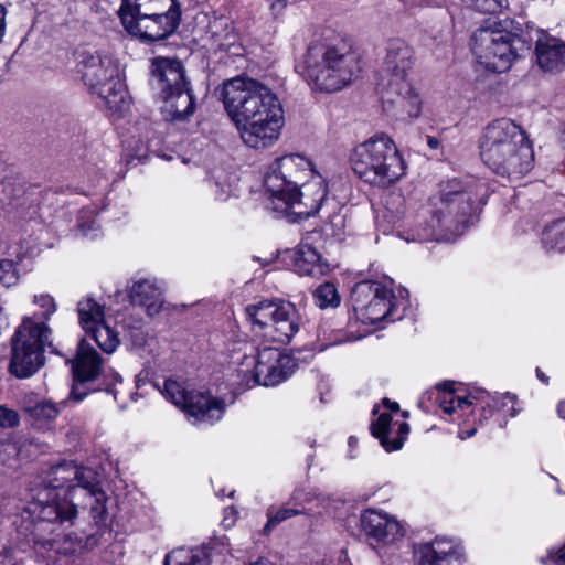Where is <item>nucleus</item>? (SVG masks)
Returning <instances> with one entry per match:
<instances>
[{
    "mask_svg": "<svg viewBox=\"0 0 565 565\" xmlns=\"http://www.w3.org/2000/svg\"><path fill=\"white\" fill-rule=\"evenodd\" d=\"M469 9L480 13L493 14L509 7V0H461Z\"/></svg>",
    "mask_w": 565,
    "mask_h": 565,
    "instance_id": "nucleus-35",
    "label": "nucleus"
},
{
    "mask_svg": "<svg viewBox=\"0 0 565 565\" xmlns=\"http://www.w3.org/2000/svg\"><path fill=\"white\" fill-rule=\"evenodd\" d=\"M360 522L371 545L374 543L380 546L394 545L405 534L402 524L396 519L376 510L370 509L362 512Z\"/></svg>",
    "mask_w": 565,
    "mask_h": 565,
    "instance_id": "nucleus-20",
    "label": "nucleus"
},
{
    "mask_svg": "<svg viewBox=\"0 0 565 565\" xmlns=\"http://www.w3.org/2000/svg\"><path fill=\"white\" fill-rule=\"evenodd\" d=\"M77 228L83 236L95 237L97 235L96 232L98 231V226L95 222L94 210L83 209L79 211L77 217Z\"/></svg>",
    "mask_w": 565,
    "mask_h": 565,
    "instance_id": "nucleus-36",
    "label": "nucleus"
},
{
    "mask_svg": "<svg viewBox=\"0 0 565 565\" xmlns=\"http://www.w3.org/2000/svg\"><path fill=\"white\" fill-rule=\"evenodd\" d=\"M418 565H460L462 548L448 539L436 537L416 551Z\"/></svg>",
    "mask_w": 565,
    "mask_h": 565,
    "instance_id": "nucleus-21",
    "label": "nucleus"
},
{
    "mask_svg": "<svg viewBox=\"0 0 565 565\" xmlns=\"http://www.w3.org/2000/svg\"><path fill=\"white\" fill-rule=\"evenodd\" d=\"M249 565H277L275 562L270 561L266 557H259L256 562L250 563Z\"/></svg>",
    "mask_w": 565,
    "mask_h": 565,
    "instance_id": "nucleus-48",
    "label": "nucleus"
},
{
    "mask_svg": "<svg viewBox=\"0 0 565 565\" xmlns=\"http://www.w3.org/2000/svg\"><path fill=\"white\" fill-rule=\"evenodd\" d=\"M428 398L434 399L447 414L455 411V394L451 384H438L436 391L428 393Z\"/></svg>",
    "mask_w": 565,
    "mask_h": 565,
    "instance_id": "nucleus-34",
    "label": "nucleus"
},
{
    "mask_svg": "<svg viewBox=\"0 0 565 565\" xmlns=\"http://www.w3.org/2000/svg\"><path fill=\"white\" fill-rule=\"evenodd\" d=\"M148 157V147L142 141H136V147L126 154L127 163L132 164L135 160L138 163L142 162Z\"/></svg>",
    "mask_w": 565,
    "mask_h": 565,
    "instance_id": "nucleus-40",
    "label": "nucleus"
},
{
    "mask_svg": "<svg viewBox=\"0 0 565 565\" xmlns=\"http://www.w3.org/2000/svg\"><path fill=\"white\" fill-rule=\"evenodd\" d=\"M392 415L387 412L381 413L376 420L371 424L372 435L380 440L386 451L402 448V439H390Z\"/></svg>",
    "mask_w": 565,
    "mask_h": 565,
    "instance_id": "nucleus-29",
    "label": "nucleus"
},
{
    "mask_svg": "<svg viewBox=\"0 0 565 565\" xmlns=\"http://www.w3.org/2000/svg\"><path fill=\"white\" fill-rule=\"evenodd\" d=\"M77 313L79 323L85 331L105 321L104 307L92 297L78 301Z\"/></svg>",
    "mask_w": 565,
    "mask_h": 565,
    "instance_id": "nucleus-27",
    "label": "nucleus"
},
{
    "mask_svg": "<svg viewBox=\"0 0 565 565\" xmlns=\"http://www.w3.org/2000/svg\"><path fill=\"white\" fill-rule=\"evenodd\" d=\"M85 332L94 340L100 350L107 354L113 353L119 344L117 333L107 326L105 321L86 330Z\"/></svg>",
    "mask_w": 565,
    "mask_h": 565,
    "instance_id": "nucleus-30",
    "label": "nucleus"
},
{
    "mask_svg": "<svg viewBox=\"0 0 565 565\" xmlns=\"http://www.w3.org/2000/svg\"><path fill=\"white\" fill-rule=\"evenodd\" d=\"M547 558L556 565H565V544L557 551H548Z\"/></svg>",
    "mask_w": 565,
    "mask_h": 565,
    "instance_id": "nucleus-42",
    "label": "nucleus"
},
{
    "mask_svg": "<svg viewBox=\"0 0 565 565\" xmlns=\"http://www.w3.org/2000/svg\"><path fill=\"white\" fill-rule=\"evenodd\" d=\"M475 209L471 192L456 179L443 185L439 199L433 203L431 217L426 224L423 239H446L463 234L470 224Z\"/></svg>",
    "mask_w": 565,
    "mask_h": 565,
    "instance_id": "nucleus-7",
    "label": "nucleus"
},
{
    "mask_svg": "<svg viewBox=\"0 0 565 565\" xmlns=\"http://www.w3.org/2000/svg\"><path fill=\"white\" fill-rule=\"evenodd\" d=\"M315 303L321 308H335L340 305L341 298L332 282H324L313 291Z\"/></svg>",
    "mask_w": 565,
    "mask_h": 565,
    "instance_id": "nucleus-31",
    "label": "nucleus"
},
{
    "mask_svg": "<svg viewBox=\"0 0 565 565\" xmlns=\"http://www.w3.org/2000/svg\"><path fill=\"white\" fill-rule=\"evenodd\" d=\"M305 65L308 82L319 90L332 93L351 82L356 58L343 41L334 45L317 43L309 46Z\"/></svg>",
    "mask_w": 565,
    "mask_h": 565,
    "instance_id": "nucleus-8",
    "label": "nucleus"
},
{
    "mask_svg": "<svg viewBox=\"0 0 565 565\" xmlns=\"http://www.w3.org/2000/svg\"><path fill=\"white\" fill-rule=\"evenodd\" d=\"M161 392L168 401L193 418V423L214 424L223 417L226 409L223 398L213 396L210 392L188 391L181 383L171 379L164 381Z\"/></svg>",
    "mask_w": 565,
    "mask_h": 565,
    "instance_id": "nucleus-15",
    "label": "nucleus"
},
{
    "mask_svg": "<svg viewBox=\"0 0 565 565\" xmlns=\"http://www.w3.org/2000/svg\"><path fill=\"white\" fill-rule=\"evenodd\" d=\"M472 404V401L470 399V396H455V409L456 408H463L465 406H469Z\"/></svg>",
    "mask_w": 565,
    "mask_h": 565,
    "instance_id": "nucleus-44",
    "label": "nucleus"
},
{
    "mask_svg": "<svg viewBox=\"0 0 565 565\" xmlns=\"http://www.w3.org/2000/svg\"><path fill=\"white\" fill-rule=\"evenodd\" d=\"M413 49L401 39L387 42L383 61V72L388 77L382 94L383 107L401 118H417L422 110V102L407 81L413 67Z\"/></svg>",
    "mask_w": 565,
    "mask_h": 565,
    "instance_id": "nucleus-4",
    "label": "nucleus"
},
{
    "mask_svg": "<svg viewBox=\"0 0 565 565\" xmlns=\"http://www.w3.org/2000/svg\"><path fill=\"white\" fill-rule=\"evenodd\" d=\"M308 175H313L311 162L300 154H287L278 158L264 178V185L268 196V206L271 200L286 195L300 186Z\"/></svg>",
    "mask_w": 565,
    "mask_h": 565,
    "instance_id": "nucleus-18",
    "label": "nucleus"
},
{
    "mask_svg": "<svg viewBox=\"0 0 565 565\" xmlns=\"http://www.w3.org/2000/svg\"><path fill=\"white\" fill-rule=\"evenodd\" d=\"M295 271L300 276L319 277L326 273L327 265L321 255L308 243H300L294 256Z\"/></svg>",
    "mask_w": 565,
    "mask_h": 565,
    "instance_id": "nucleus-25",
    "label": "nucleus"
},
{
    "mask_svg": "<svg viewBox=\"0 0 565 565\" xmlns=\"http://www.w3.org/2000/svg\"><path fill=\"white\" fill-rule=\"evenodd\" d=\"M9 371L19 379L35 374L45 363L46 348L58 351L52 343V329L44 321L23 319L11 339Z\"/></svg>",
    "mask_w": 565,
    "mask_h": 565,
    "instance_id": "nucleus-11",
    "label": "nucleus"
},
{
    "mask_svg": "<svg viewBox=\"0 0 565 565\" xmlns=\"http://www.w3.org/2000/svg\"><path fill=\"white\" fill-rule=\"evenodd\" d=\"M536 376L545 384L548 383V377L537 367L536 369Z\"/></svg>",
    "mask_w": 565,
    "mask_h": 565,
    "instance_id": "nucleus-51",
    "label": "nucleus"
},
{
    "mask_svg": "<svg viewBox=\"0 0 565 565\" xmlns=\"http://www.w3.org/2000/svg\"><path fill=\"white\" fill-rule=\"evenodd\" d=\"M302 513L299 509H291V508H281L278 510L274 515H270L266 525L264 526V532L268 533L273 526L277 525L278 523L292 518L295 515H298Z\"/></svg>",
    "mask_w": 565,
    "mask_h": 565,
    "instance_id": "nucleus-38",
    "label": "nucleus"
},
{
    "mask_svg": "<svg viewBox=\"0 0 565 565\" xmlns=\"http://www.w3.org/2000/svg\"><path fill=\"white\" fill-rule=\"evenodd\" d=\"M383 404L388 408L390 414L399 409V405L396 402H391L388 398H384Z\"/></svg>",
    "mask_w": 565,
    "mask_h": 565,
    "instance_id": "nucleus-46",
    "label": "nucleus"
},
{
    "mask_svg": "<svg viewBox=\"0 0 565 565\" xmlns=\"http://www.w3.org/2000/svg\"><path fill=\"white\" fill-rule=\"evenodd\" d=\"M146 3L135 6L137 15L121 14L120 20L125 29L135 36L145 42L162 41L172 35L180 25L181 9L178 0H173L166 12L153 13L146 10L140 13V7Z\"/></svg>",
    "mask_w": 565,
    "mask_h": 565,
    "instance_id": "nucleus-17",
    "label": "nucleus"
},
{
    "mask_svg": "<svg viewBox=\"0 0 565 565\" xmlns=\"http://www.w3.org/2000/svg\"><path fill=\"white\" fill-rule=\"evenodd\" d=\"M252 330L264 338L287 344L298 333L300 315L296 306L282 299H267L245 308Z\"/></svg>",
    "mask_w": 565,
    "mask_h": 565,
    "instance_id": "nucleus-12",
    "label": "nucleus"
},
{
    "mask_svg": "<svg viewBox=\"0 0 565 565\" xmlns=\"http://www.w3.org/2000/svg\"><path fill=\"white\" fill-rule=\"evenodd\" d=\"M210 556L204 548H175L169 552L163 565H210Z\"/></svg>",
    "mask_w": 565,
    "mask_h": 565,
    "instance_id": "nucleus-26",
    "label": "nucleus"
},
{
    "mask_svg": "<svg viewBox=\"0 0 565 565\" xmlns=\"http://www.w3.org/2000/svg\"><path fill=\"white\" fill-rule=\"evenodd\" d=\"M77 67L84 84L109 110L122 113L128 109V93L119 77L118 66L109 56L97 51H83L78 54Z\"/></svg>",
    "mask_w": 565,
    "mask_h": 565,
    "instance_id": "nucleus-10",
    "label": "nucleus"
},
{
    "mask_svg": "<svg viewBox=\"0 0 565 565\" xmlns=\"http://www.w3.org/2000/svg\"><path fill=\"white\" fill-rule=\"evenodd\" d=\"M71 364L74 384L70 392V399L76 403L82 402L90 391H97L98 387L89 388L87 385L94 383L103 371V359L96 349L85 339H81L76 354L67 360Z\"/></svg>",
    "mask_w": 565,
    "mask_h": 565,
    "instance_id": "nucleus-19",
    "label": "nucleus"
},
{
    "mask_svg": "<svg viewBox=\"0 0 565 565\" xmlns=\"http://www.w3.org/2000/svg\"><path fill=\"white\" fill-rule=\"evenodd\" d=\"M542 246L547 253H565V218L545 226L542 233Z\"/></svg>",
    "mask_w": 565,
    "mask_h": 565,
    "instance_id": "nucleus-28",
    "label": "nucleus"
},
{
    "mask_svg": "<svg viewBox=\"0 0 565 565\" xmlns=\"http://www.w3.org/2000/svg\"><path fill=\"white\" fill-rule=\"evenodd\" d=\"M535 56L544 72H558L565 65V42L541 32L535 43Z\"/></svg>",
    "mask_w": 565,
    "mask_h": 565,
    "instance_id": "nucleus-22",
    "label": "nucleus"
},
{
    "mask_svg": "<svg viewBox=\"0 0 565 565\" xmlns=\"http://www.w3.org/2000/svg\"><path fill=\"white\" fill-rule=\"evenodd\" d=\"M221 97L246 146L263 149L279 138L284 109L269 87L256 79L235 77L223 84Z\"/></svg>",
    "mask_w": 565,
    "mask_h": 565,
    "instance_id": "nucleus-2",
    "label": "nucleus"
},
{
    "mask_svg": "<svg viewBox=\"0 0 565 565\" xmlns=\"http://www.w3.org/2000/svg\"><path fill=\"white\" fill-rule=\"evenodd\" d=\"M476 431H477L476 428H471L469 430L461 431L459 434V436H460L461 439L470 438V437H472L476 434Z\"/></svg>",
    "mask_w": 565,
    "mask_h": 565,
    "instance_id": "nucleus-49",
    "label": "nucleus"
},
{
    "mask_svg": "<svg viewBox=\"0 0 565 565\" xmlns=\"http://www.w3.org/2000/svg\"><path fill=\"white\" fill-rule=\"evenodd\" d=\"M20 247L7 238H0V284L11 287L19 280L18 264L21 262Z\"/></svg>",
    "mask_w": 565,
    "mask_h": 565,
    "instance_id": "nucleus-24",
    "label": "nucleus"
},
{
    "mask_svg": "<svg viewBox=\"0 0 565 565\" xmlns=\"http://www.w3.org/2000/svg\"><path fill=\"white\" fill-rule=\"evenodd\" d=\"M29 411L32 417L43 420H52L56 418L60 413L56 404L50 401L38 403L33 407L29 408Z\"/></svg>",
    "mask_w": 565,
    "mask_h": 565,
    "instance_id": "nucleus-37",
    "label": "nucleus"
},
{
    "mask_svg": "<svg viewBox=\"0 0 565 565\" xmlns=\"http://www.w3.org/2000/svg\"><path fill=\"white\" fill-rule=\"evenodd\" d=\"M323 501H329L330 500V497H327V498H322Z\"/></svg>",
    "mask_w": 565,
    "mask_h": 565,
    "instance_id": "nucleus-53",
    "label": "nucleus"
},
{
    "mask_svg": "<svg viewBox=\"0 0 565 565\" xmlns=\"http://www.w3.org/2000/svg\"><path fill=\"white\" fill-rule=\"evenodd\" d=\"M274 17L279 15L288 6V0H266Z\"/></svg>",
    "mask_w": 565,
    "mask_h": 565,
    "instance_id": "nucleus-43",
    "label": "nucleus"
},
{
    "mask_svg": "<svg viewBox=\"0 0 565 565\" xmlns=\"http://www.w3.org/2000/svg\"><path fill=\"white\" fill-rule=\"evenodd\" d=\"M0 565H23V562L17 557V551L10 548L0 553Z\"/></svg>",
    "mask_w": 565,
    "mask_h": 565,
    "instance_id": "nucleus-41",
    "label": "nucleus"
},
{
    "mask_svg": "<svg viewBox=\"0 0 565 565\" xmlns=\"http://www.w3.org/2000/svg\"><path fill=\"white\" fill-rule=\"evenodd\" d=\"M328 194L324 180L320 175H312L309 182L288 192L277 200H271V211L290 222L306 220L318 213Z\"/></svg>",
    "mask_w": 565,
    "mask_h": 565,
    "instance_id": "nucleus-16",
    "label": "nucleus"
},
{
    "mask_svg": "<svg viewBox=\"0 0 565 565\" xmlns=\"http://www.w3.org/2000/svg\"><path fill=\"white\" fill-rule=\"evenodd\" d=\"M150 86L162 103L166 120L182 121L194 113V96L180 60L154 57L150 66Z\"/></svg>",
    "mask_w": 565,
    "mask_h": 565,
    "instance_id": "nucleus-5",
    "label": "nucleus"
},
{
    "mask_svg": "<svg viewBox=\"0 0 565 565\" xmlns=\"http://www.w3.org/2000/svg\"><path fill=\"white\" fill-rule=\"evenodd\" d=\"M350 299L353 311L364 323L375 324L383 320L395 321L402 318L401 315H395L396 303L392 289L377 281L356 282Z\"/></svg>",
    "mask_w": 565,
    "mask_h": 565,
    "instance_id": "nucleus-14",
    "label": "nucleus"
},
{
    "mask_svg": "<svg viewBox=\"0 0 565 565\" xmlns=\"http://www.w3.org/2000/svg\"><path fill=\"white\" fill-rule=\"evenodd\" d=\"M107 501L108 497L99 487L98 476L92 468L64 461L45 472L30 510L42 521L61 524H74L78 509L87 510L97 527L96 533L87 535L86 545H92L96 543L97 534L108 531Z\"/></svg>",
    "mask_w": 565,
    "mask_h": 565,
    "instance_id": "nucleus-1",
    "label": "nucleus"
},
{
    "mask_svg": "<svg viewBox=\"0 0 565 565\" xmlns=\"http://www.w3.org/2000/svg\"><path fill=\"white\" fill-rule=\"evenodd\" d=\"M138 3H146L145 7H140V13L146 10H151L153 13L166 12L164 0H122L118 14L137 15L135 6ZM171 4H173V0H171Z\"/></svg>",
    "mask_w": 565,
    "mask_h": 565,
    "instance_id": "nucleus-33",
    "label": "nucleus"
},
{
    "mask_svg": "<svg viewBox=\"0 0 565 565\" xmlns=\"http://www.w3.org/2000/svg\"><path fill=\"white\" fill-rule=\"evenodd\" d=\"M427 145L430 149H437L440 145V141L438 138L433 136H427Z\"/></svg>",
    "mask_w": 565,
    "mask_h": 565,
    "instance_id": "nucleus-47",
    "label": "nucleus"
},
{
    "mask_svg": "<svg viewBox=\"0 0 565 565\" xmlns=\"http://www.w3.org/2000/svg\"><path fill=\"white\" fill-rule=\"evenodd\" d=\"M354 173L369 183L386 188L405 174L406 166L394 141L385 136H374L356 146L351 154Z\"/></svg>",
    "mask_w": 565,
    "mask_h": 565,
    "instance_id": "nucleus-6",
    "label": "nucleus"
},
{
    "mask_svg": "<svg viewBox=\"0 0 565 565\" xmlns=\"http://www.w3.org/2000/svg\"><path fill=\"white\" fill-rule=\"evenodd\" d=\"M557 413L559 417L565 418V401L559 402L557 406Z\"/></svg>",
    "mask_w": 565,
    "mask_h": 565,
    "instance_id": "nucleus-50",
    "label": "nucleus"
},
{
    "mask_svg": "<svg viewBox=\"0 0 565 565\" xmlns=\"http://www.w3.org/2000/svg\"><path fill=\"white\" fill-rule=\"evenodd\" d=\"M295 360L274 348L259 349L256 355L244 356L237 370L247 386H276L295 371Z\"/></svg>",
    "mask_w": 565,
    "mask_h": 565,
    "instance_id": "nucleus-13",
    "label": "nucleus"
},
{
    "mask_svg": "<svg viewBox=\"0 0 565 565\" xmlns=\"http://www.w3.org/2000/svg\"><path fill=\"white\" fill-rule=\"evenodd\" d=\"M480 158L495 174L516 180L531 171L534 152L525 131L500 118L486 126L479 140Z\"/></svg>",
    "mask_w": 565,
    "mask_h": 565,
    "instance_id": "nucleus-3",
    "label": "nucleus"
},
{
    "mask_svg": "<svg viewBox=\"0 0 565 565\" xmlns=\"http://www.w3.org/2000/svg\"><path fill=\"white\" fill-rule=\"evenodd\" d=\"M356 441H358V440H356V438H355V437H353V436H351V437L349 438V446H350V447H354V446L356 445Z\"/></svg>",
    "mask_w": 565,
    "mask_h": 565,
    "instance_id": "nucleus-52",
    "label": "nucleus"
},
{
    "mask_svg": "<svg viewBox=\"0 0 565 565\" xmlns=\"http://www.w3.org/2000/svg\"><path fill=\"white\" fill-rule=\"evenodd\" d=\"M530 50L531 39L526 32L501 29L497 23L478 28L471 36V51L477 61L497 73L508 71L515 58L523 57Z\"/></svg>",
    "mask_w": 565,
    "mask_h": 565,
    "instance_id": "nucleus-9",
    "label": "nucleus"
},
{
    "mask_svg": "<svg viewBox=\"0 0 565 565\" xmlns=\"http://www.w3.org/2000/svg\"><path fill=\"white\" fill-rule=\"evenodd\" d=\"M409 433V426L407 423H401L398 427V437L395 439H402V445L404 444V440Z\"/></svg>",
    "mask_w": 565,
    "mask_h": 565,
    "instance_id": "nucleus-45",
    "label": "nucleus"
},
{
    "mask_svg": "<svg viewBox=\"0 0 565 565\" xmlns=\"http://www.w3.org/2000/svg\"><path fill=\"white\" fill-rule=\"evenodd\" d=\"M20 424L19 414L11 408L0 405V427L14 428Z\"/></svg>",
    "mask_w": 565,
    "mask_h": 565,
    "instance_id": "nucleus-39",
    "label": "nucleus"
},
{
    "mask_svg": "<svg viewBox=\"0 0 565 565\" xmlns=\"http://www.w3.org/2000/svg\"><path fill=\"white\" fill-rule=\"evenodd\" d=\"M33 302L40 308V311H35L31 317H25L24 319L44 321L47 324V321L57 309L54 298L49 294L35 295Z\"/></svg>",
    "mask_w": 565,
    "mask_h": 565,
    "instance_id": "nucleus-32",
    "label": "nucleus"
},
{
    "mask_svg": "<svg viewBox=\"0 0 565 565\" xmlns=\"http://www.w3.org/2000/svg\"><path fill=\"white\" fill-rule=\"evenodd\" d=\"M129 298L132 305L145 308L150 317L158 315L163 306L162 289L151 279L135 281L129 289Z\"/></svg>",
    "mask_w": 565,
    "mask_h": 565,
    "instance_id": "nucleus-23",
    "label": "nucleus"
}]
</instances>
